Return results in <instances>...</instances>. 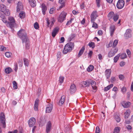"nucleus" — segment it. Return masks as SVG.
Instances as JSON below:
<instances>
[{"instance_id":"nucleus-54","label":"nucleus","mask_w":133,"mask_h":133,"mask_svg":"<svg viewBox=\"0 0 133 133\" xmlns=\"http://www.w3.org/2000/svg\"><path fill=\"white\" fill-rule=\"evenodd\" d=\"M118 89L116 87H114L112 89V91L115 92V94H117V92Z\"/></svg>"},{"instance_id":"nucleus-16","label":"nucleus","mask_w":133,"mask_h":133,"mask_svg":"<svg viewBox=\"0 0 133 133\" xmlns=\"http://www.w3.org/2000/svg\"><path fill=\"white\" fill-rule=\"evenodd\" d=\"M116 29L115 26L114 25H112L110 28V31L111 36L113 35L114 31Z\"/></svg>"},{"instance_id":"nucleus-61","label":"nucleus","mask_w":133,"mask_h":133,"mask_svg":"<svg viewBox=\"0 0 133 133\" xmlns=\"http://www.w3.org/2000/svg\"><path fill=\"white\" fill-rule=\"evenodd\" d=\"M46 21L47 22V26L48 27H49V26L50 23L49 19L48 18H46Z\"/></svg>"},{"instance_id":"nucleus-64","label":"nucleus","mask_w":133,"mask_h":133,"mask_svg":"<svg viewBox=\"0 0 133 133\" xmlns=\"http://www.w3.org/2000/svg\"><path fill=\"white\" fill-rule=\"evenodd\" d=\"M18 131L17 130H15L13 131H9L8 133H17Z\"/></svg>"},{"instance_id":"nucleus-59","label":"nucleus","mask_w":133,"mask_h":133,"mask_svg":"<svg viewBox=\"0 0 133 133\" xmlns=\"http://www.w3.org/2000/svg\"><path fill=\"white\" fill-rule=\"evenodd\" d=\"M93 23V24L92 26V27L93 28H97V25L95 22H94V21H93V22H92Z\"/></svg>"},{"instance_id":"nucleus-4","label":"nucleus","mask_w":133,"mask_h":133,"mask_svg":"<svg viewBox=\"0 0 133 133\" xmlns=\"http://www.w3.org/2000/svg\"><path fill=\"white\" fill-rule=\"evenodd\" d=\"M0 124L2 125L4 128L6 127L5 118L3 113L1 114L0 115Z\"/></svg>"},{"instance_id":"nucleus-56","label":"nucleus","mask_w":133,"mask_h":133,"mask_svg":"<svg viewBox=\"0 0 133 133\" xmlns=\"http://www.w3.org/2000/svg\"><path fill=\"white\" fill-rule=\"evenodd\" d=\"M100 132V130L99 127L97 126L96 127L95 132L96 133H99Z\"/></svg>"},{"instance_id":"nucleus-5","label":"nucleus","mask_w":133,"mask_h":133,"mask_svg":"<svg viewBox=\"0 0 133 133\" xmlns=\"http://www.w3.org/2000/svg\"><path fill=\"white\" fill-rule=\"evenodd\" d=\"M66 15V12H62L57 18L58 21L60 23L63 22L65 19Z\"/></svg>"},{"instance_id":"nucleus-17","label":"nucleus","mask_w":133,"mask_h":133,"mask_svg":"<svg viewBox=\"0 0 133 133\" xmlns=\"http://www.w3.org/2000/svg\"><path fill=\"white\" fill-rule=\"evenodd\" d=\"M76 88L75 85L72 84L70 86V92L71 94L74 93L76 90Z\"/></svg>"},{"instance_id":"nucleus-19","label":"nucleus","mask_w":133,"mask_h":133,"mask_svg":"<svg viewBox=\"0 0 133 133\" xmlns=\"http://www.w3.org/2000/svg\"><path fill=\"white\" fill-rule=\"evenodd\" d=\"M41 8L43 14L44 15H45L47 9L46 6L45 4L43 3L42 5Z\"/></svg>"},{"instance_id":"nucleus-31","label":"nucleus","mask_w":133,"mask_h":133,"mask_svg":"<svg viewBox=\"0 0 133 133\" xmlns=\"http://www.w3.org/2000/svg\"><path fill=\"white\" fill-rule=\"evenodd\" d=\"M12 71V70L10 68H7L5 69V72L7 74L10 73Z\"/></svg>"},{"instance_id":"nucleus-15","label":"nucleus","mask_w":133,"mask_h":133,"mask_svg":"<svg viewBox=\"0 0 133 133\" xmlns=\"http://www.w3.org/2000/svg\"><path fill=\"white\" fill-rule=\"evenodd\" d=\"M51 124L50 121H49L47 123L46 127V131L47 133L49 132L51 129Z\"/></svg>"},{"instance_id":"nucleus-1","label":"nucleus","mask_w":133,"mask_h":133,"mask_svg":"<svg viewBox=\"0 0 133 133\" xmlns=\"http://www.w3.org/2000/svg\"><path fill=\"white\" fill-rule=\"evenodd\" d=\"M17 34L18 37L22 40L23 43L27 41L28 40L27 34L24 29H21L18 32Z\"/></svg>"},{"instance_id":"nucleus-45","label":"nucleus","mask_w":133,"mask_h":133,"mask_svg":"<svg viewBox=\"0 0 133 133\" xmlns=\"http://www.w3.org/2000/svg\"><path fill=\"white\" fill-rule=\"evenodd\" d=\"M61 56V53L60 52H58L57 54V61H59L60 59Z\"/></svg>"},{"instance_id":"nucleus-33","label":"nucleus","mask_w":133,"mask_h":133,"mask_svg":"<svg viewBox=\"0 0 133 133\" xmlns=\"http://www.w3.org/2000/svg\"><path fill=\"white\" fill-rule=\"evenodd\" d=\"M94 69V66L92 65H90L87 68V71L88 72H90L92 71Z\"/></svg>"},{"instance_id":"nucleus-8","label":"nucleus","mask_w":133,"mask_h":133,"mask_svg":"<svg viewBox=\"0 0 133 133\" xmlns=\"http://www.w3.org/2000/svg\"><path fill=\"white\" fill-rule=\"evenodd\" d=\"M36 120L34 117L30 118L28 121V124L30 127H32L35 124Z\"/></svg>"},{"instance_id":"nucleus-26","label":"nucleus","mask_w":133,"mask_h":133,"mask_svg":"<svg viewBox=\"0 0 133 133\" xmlns=\"http://www.w3.org/2000/svg\"><path fill=\"white\" fill-rule=\"evenodd\" d=\"M23 61L25 66H28L30 62L29 60L28 59L24 58Z\"/></svg>"},{"instance_id":"nucleus-44","label":"nucleus","mask_w":133,"mask_h":133,"mask_svg":"<svg viewBox=\"0 0 133 133\" xmlns=\"http://www.w3.org/2000/svg\"><path fill=\"white\" fill-rule=\"evenodd\" d=\"M8 19L9 21V22H15L14 18L12 17H9Z\"/></svg>"},{"instance_id":"nucleus-38","label":"nucleus","mask_w":133,"mask_h":133,"mask_svg":"<svg viewBox=\"0 0 133 133\" xmlns=\"http://www.w3.org/2000/svg\"><path fill=\"white\" fill-rule=\"evenodd\" d=\"M13 87L14 89H16L17 88V83L15 81H14L12 82Z\"/></svg>"},{"instance_id":"nucleus-21","label":"nucleus","mask_w":133,"mask_h":133,"mask_svg":"<svg viewBox=\"0 0 133 133\" xmlns=\"http://www.w3.org/2000/svg\"><path fill=\"white\" fill-rule=\"evenodd\" d=\"M91 84L93 89L96 90V91L97 88L96 86V82L94 81H92L91 82Z\"/></svg>"},{"instance_id":"nucleus-47","label":"nucleus","mask_w":133,"mask_h":133,"mask_svg":"<svg viewBox=\"0 0 133 133\" xmlns=\"http://www.w3.org/2000/svg\"><path fill=\"white\" fill-rule=\"evenodd\" d=\"M126 52L128 55V57L130 58L131 57V52L128 49H127L126 51Z\"/></svg>"},{"instance_id":"nucleus-9","label":"nucleus","mask_w":133,"mask_h":133,"mask_svg":"<svg viewBox=\"0 0 133 133\" xmlns=\"http://www.w3.org/2000/svg\"><path fill=\"white\" fill-rule=\"evenodd\" d=\"M23 8V6L22 3L20 1L19 2L17 6V11L18 12H19L20 11L22 10Z\"/></svg>"},{"instance_id":"nucleus-50","label":"nucleus","mask_w":133,"mask_h":133,"mask_svg":"<svg viewBox=\"0 0 133 133\" xmlns=\"http://www.w3.org/2000/svg\"><path fill=\"white\" fill-rule=\"evenodd\" d=\"M73 19L74 18H71L70 20L68 21L67 23L66 24V25L67 26H68L70 25L72 23V21H73Z\"/></svg>"},{"instance_id":"nucleus-32","label":"nucleus","mask_w":133,"mask_h":133,"mask_svg":"<svg viewBox=\"0 0 133 133\" xmlns=\"http://www.w3.org/2000/svg\"><path fill=\"white\" fill-rule=\"evenodd\" d=\"M0 17L1 18L2 20L3 23L6 24L8 22H7L5 17L4 15H2L0 16Z\"/></svg>"},{"instance_id":"nucleus-53","label":"nucleus","mask_w":133,"mask_h":133,"mask_svg":"<svg viewBox=\"0 0 133 133\" xmlns=\"http://www.w3.org/2000/svg\"><path fill=\"white\" fill-rule=\"evenodd\" d=\"M0 49L1 51H3L6 50V48L4 46L0 45Z\"/></svg>"},{"instance_id":"nucleus-39","label":"nucleus","mask_w":133,"mask_h":133,"mask_svg":"<svg viewBox=\"0 0 133 133\" xmlns=\"http://www.w3.org/2000/svg\"><path fill=\"white\" fill-rule=\"evenodd\" d=\"M51 23L50 27V29H51V28L53 26L54 22H55V20L54 17L51 18Z\"/></svg>"},{"instance_id":"nucleus-29","label":"nucleus","mask_w":133,"mask_h":133,"mask_svg":"<svg viewBox=\"0 0 133 133\" xmlns=\"http://www.w3.org/2000/svg\"><path fill=\"white\" fill-rule=\"evenodd\" d=\"M113 86V84H111L107 87H105L104 88V91H107L109 90Z\"/></svg>"},{"instance_id":"nucleus-10","label":"nucleus","mask_w":133,"mask_h":133,"mask_svg":"<svg viewBox=\"0 0 133 133\" xmlns=\"http://www.w3.org/2000/svg\"><path fill=\"white\" fill-rule=\"evenodd\" d=\"M59 28L58 27H56L54 28L52 31V37L54 38L57 34L58 32Z\"/></svg>"},{"instance_id":"nucleus-43","label":"nucleus","mask_w":133,"mask_h":133,"mask_svg":"<svg viewBox=\"0 0 133 133\" xmlns=\"http://www.w3.org/2000/svg\"><path fill=\"white\" fill-rule=\"evenodd\" d=\"M120 56V58L121 59L125 58L127 57V56L125 53L122 54Z\"/></svg>"},{"instance_id":"nucleus-58","label":"nucleus","mask_w":133,"mask_h":133,"mask_svg":"<svg viewBox=\"0 0 133 133\" xmlns=\"http://www.w3.org/2000/svg\"><path fill=\"white\" fill-rule=\"evenodd\" d=\"M116 80L115 77L114 76H112L111 78V81L112 83H113Z\"/></svg>"},{"instance_id":"nucleus-49","label":"nucleus","mask_w":133,"mask_h":133,"mask_svg":"<svg viewBox=\"0 0 133 133\" xmlns=\"http://www.w3.org/2000/svg\"><path fill=\"white\" fill-rule=\"evenodd\" d=\"M5 56L7 57H9L11 56L12 53L10 52H6L5 53Z\"/></svg>"},{"instance_id":"nucleus-24","label":"nucleus","mask_w":133,"mask_h":133,"mask_svg":"<svg viewBox=\"0 0 133 133\" xmlns=\"http://www.w3.org/2000/svg\"><path fill=\"white\" fill-rule=\"evenodd\" d=\"M115 15V14L113 11H111L109 12L108 15V17L109 19H112L114 16Z\"/></svg>"},{"instance_id":"nucleus-35","label":"nucleus","mask_w":133,"mask_h":133,"mask_svg":"<svg viewBox=\"0 0 133 133\" xmlns=\"http://www.w3.org/2000/svg\"><path fill=\"white\" fill-rule=\"evenodd\" d=\"M120 56V55L119 54L117 55L114 58V62L116 63L119 59V57Z\"/></svg>"},{"instance_id":"nucleus-41","label":"nucleus","mask_w":133,"mask_h":133,"mask_svg":"<svg viewBox=\"0 0 133 133\" xmlns=\"http://www.w3.org/2000/svg\"><path fill=\"white\" fill-rule=\"evenodd\" d=\"M64 79V77L62 76H60L59 77V80H58L59 81V83L61 84L63 82Z\"/></svg>"},{"instance_id":"nucleus-63","label":"nucleus","mask_w":133,"mask_h":133,"mask_svg":"<svg viewBox=\"0 0 133 133\" xmlns=\"http://www.w3.org/2000/svg\"><path fill=\"white\" fill-rule=\"evenodd\" d=\"M125 64V63L124 62H120L119 65L120 66L122 67L124 66Z\"/></svg>"},{"instance_id":"nucleus-27","label":"nucleus","mask_w":133,"mask_h":133,"mask_svg":"<svg viewBox=\"0 0 133 133\" xmlns=\"http://www.w3.org/2000/svg\"><path fill=\"white\" fill-rule=\"evenodd\" d=\"M38 101L36 99L35 102L34 107V109L35 110L37 111L38 110Z\"/></svg>"},{"instance_id":"nucleus-30","label":"nucleus","mask_w":133,"mask_h":133,"mask_svg":"<svg viewBox=\"0 0 133 133\" xmlns=\"http://www.w3.org/2000/svg\"><path fill=\"white\" fill-rule=\"evenodd\" d=\"M121 128L119 127H116L115 128L113 133H119Z\"/></svg>"},{"instance_id":"nucleus-12","label":"nucleus","mask_w":133,"mask_h":133,"mask_svg":"<svg viewBox=\"0 0 133 133\" xmlns=\"http://www.w3.org/2000/svg\"><path fill=\"white\" fill-rule=\"evenodd\" d=\"M52 105L51 104H49L47 105L46 108V112H50L52 108Z\"/></svg>"},{"instance_id":"nucleus-20","label":"nucleus","mask_w":133,"mask_h":133,"mask_svg":"<svg viewBox=\"0 0 133 133\" xmlns=\"http://www.w3.org/2000/svg\"><path fill=\"white\" fill-rule=\"evenodd\" d=\"M111 72V70L110 69H106L105 71V75L107 78H109Z\"/></svg>"},{"instance_id":"nucleus-18","label":"nucleus","mask_w":133,"mask_h":133,"mask_svg":"<svg viewBox=\"0 0 133 133\" xmlns=\"http://www.w3.org/2000/svg\"><path fill=\"white\" fill-rule=\"evenodd\" d=\"M131 103L129 102L123 101L122 103V106L125 108H127L129 107L131 105Z\"/></svg>"},{"instance_id":"nucleus-2","label":"nucleus","mask_w":133,"mask_h":133,"mask_svg":"<svg viewBox=\"0 0 133 133\" xmlns=\"http://www.w3.org/2000/svg\"><path fill=\"white\" fill-rule=\"evenodd\" d=\"M74 44L73 43L70 42L68 43L64 47L63 53L65 54L71 51L74 47Z\"/></svg>"},{"instance_id":"nucleus-60","label":"nucleus","mask_w":133,"mask_h":133,"mask_svg":"<svg viewBox=\"0 0 133 133\" xmlns=\"http://www.w3.org/2000/svg\"><path fill=\"white\" fill-rule=\"evenodd\" d=\"M96 2L97 5V6L98 7H99L100 6V0H96Z\"/></svg>"},{"instance_id":"nucleus-36","label":"nucleus","mask_w":133,"mask_h":133,"mask_svg":"<svg viewBox=\"0 0 133 133\" xmlns=\"http://www.w3.org/2000/svg\"><path fill=\"white\" fill-rule=\"evenodd\" d=\"M114 117L117 122H119L121 120V119L119 117L118 115L116 114L115 115Z\"/></svg>"},{"instance_id":"nucleus-42","label":"nucleus","mask_w":133,"mask_h":133,"mask_svg":"<svg viewBox=\"0 0 133 133\" xmlns=\"http://www.w3.org/2000/svg\"><path fill=\"white\" fill-rule=\"evenodd\" d=\"M88 45L90 47H91L92 48H94L95 47V43L92 42L89 43Z\"/></svg>"},{"instance_id":"nucleus-7","label":"nucleus","mask_w":133,"mask_h":133,"mask_svg":"<svg viewBox=\"0 0 133 133\" xmlns=\"http://www.w3.org/2000/svg\"><path fill=\"white\" fill-rule=\"evenodd\" d=\"M98 17L97 12L96 11L92 12L91 16V22H93Z\"/></svg>"},{"instance_id":"nucleus-62","label":"nucleus","mask_w":133,"mask_h":133,"mask_svg":"<svg viewBox=\"0 0 133 133\" xmlns=\"http://www.w3.org/2000/svg\"><path fill=\"white\" fill-rule=\"evenodd\" d=\"M93 52L91 51H90L88 53V57H90V58Z\"/></svg>"},{"instance_id":"nucleus-11","label":"nucleus","mask_w":133,"mask_h":133,"mask_svg":"<svg viewBox=\"0 0 133 133\" xmlns=\"http://www.w3.org/2000/svg\"><path fill=\"white\" fill-rule=\"evenodd\" d=\"M16 24L15 22H8L6 24L7 26L10 28L11 29L16 26Z\"/></svg>"},{"instance_id":"nucleus-52","label":"nucleus","mask_w":133,"mask_h":133,"mask_svg":"<svg viewBox=\"0 0 133 133\" xmlns=\"http://www.w3.org/2000/svg\"><path fill=\"white\" fill-rule=\"evenodd\" d=\"M118 43V41L117 40H115L113 43V47H115L116 46Z\"/></svg>"},{"instance_id":"nucleus-25","label":"nucleus","mask_w":133,"mask_h":133,"mask_svg":"<svg viewBox=\"0 0 133 133\" xmlns=\"http://www.w3.org/2000/svg\"><path fill=\"white\" fill-rule=\"evenodd\" d=\"M131 112L130 110V109L127 110L124 113V118H127L129 116Z\"/></svg>"},{"instance_id":"nucleus-13","label":"nucleus","mask_w":133,"mask_h":133,"mask_svg":"<svg viewBox=\"0 0 133 133\" xmlns=\"http://www.w3.org/2000/svg\"><path fill=\"white\" fill-rule=\"evenodd\" d=\"M131 30L130 29L127 30L124 34V36L127 38L130 37L131 36Z\"/></svg>"},{"instance_id":"nucleus-6","label":"nucleus","mask_w":133,"mask_h":133,"mask_svg":"<svg viewBox=\"0 0 133 133\" xmlns=\"http://www.w3.org/2000/svg\"><path fill=\"white\" fill-rule=\"evenodd\" d=\"M124 4V0H119L116 5L117 7L119 9H121L123 7Z\"/></svg>"},{"instance_id":"nucleus-55","label":"nucleus","mask_w":133,"mask_h":133,"mask_svg":"<svg viewBox=\"0 0 133 133\" xmlns=\"http://www.w3.org/2000/svg\"><path fill=\"white\" fill-rule=\"evenodd\" d=\"M121 91L123 94L125 93L126 91V89L125 87H123Z\"/></svg>"},{"instance_id":"nucleus-57","label":"nucleus","mask_w":133,"mask_h":133,"mask_svg":"<svg viewBox=\"0 0 133 133\" xmlns=\"http://www.w3.org/2000/svg\"><path fill=\"white\" fill-rule=\"evenodd\" d=\"M119 78L120 80H123L124 78V77L122 75H119Z\"/></svg>"},{"instance_id":"nucleus-14","label":"nucleus","mask_w":133,"mask_h":133,"mask_svg":"<svg viewBox=\"0 0 133 133\" xmlns=\"http://www.w3.org/2000/svg\"><path fill=\"white\" fill-rule=\"evenodd\" d=\"M90 84L91 80L87 81H83L82 82V84L84 87H89Z\"/></svg>"},{"instance_id":"nucleus-3","label":"nucleus","mask_w":133,"mask_h":133,"mask_svg":"<svg viewBox=\"0 0 133 133\" xmlns=\"http://www.w3.org/2000/svg\"><path fill=\"white\" fill-rule=\"evenodd\" d=\"M0 10L7 16H9L10 15L9 10L6 9V6L3 4H2L0 5Z\"/></svg>"},{"instance_id":"nucleus-34","label":"nucleus","mask_w":133,"mask_h":133,"mask_svg":"<svg viewBox=\"0 0 133 133\" xmlns=\"http://www.w3.org/2000/svg\"><path fill=\"white\" fill-rule=\"evenodd\" d=\"M113 18L114 21L115 22H116L119 18V15L117 13H115Z\"/></svg>"},{"instance_id":"nucleus-40","label":"nucleus","mask_w":133,"mask_h":133,"mask_svg":"<svg viewBox=\"0 0 133 133\" xmlns=\"http://www.w3.org/2000/svg\"><path fill=\"white\" fill-rule=\"evenodd\" d=\"M115 55V54L113 51H111L109 53L108 56L109 57H111L114 56Z\"/></svg>"},{"instance_id":"nucleus-22","label":"nucleus","mask_w":133,"mask_h":133,"mask_svg":"<svg viewBox=\"0 0 133 133\" xmlns=\"http://www.w3.org/2000/svg\"><path fill=\"white\" fill-rule=\"evenodd\" d=\"M85 49V46H83L81 48L78 55L77 56L79 57L83 53L84 50Z\"/></svg>"},{"instance_id":"nucleus-28","label":"nucleus","mask_w":133,"mask_h":133,"mask_svg":"<svg viewBox=\"0 0 133 133\" xmlns=\"http://www.w3.org/2000/svg\"><path fill=\"white\" fill-rule=\"evenodd\" d=\"M31 6L34 7L36 6V3L34 0H28Z\"/></svg>"},{"instance_id":"nucleus-46","label":"nucleus","mask_w":133,"mask_h":133,"mask_svg":"<svg viewBox=\"0 0 133 133\" xmlns=\"http://www.w3.org/2000/svg\"><path fill=\"white\" fill-rule=\"evenodd\" d=\"M55 8H52L50 9L49 11V12L50 14H53L54 12H55Z\"/></svg>"},{"instance_id":"nucleus-51","label":"nucleus","mask_w":133,"mask_h":133,"mask_svg":"<svg viewBox=\"0 0 133 133\" xmlns=\"http://www.w3.org/2000/svg\"><path fill=\"white\" fill-rule=\"evenodd\" d=\"M26 43V47L27 49H28L29 46V39L28 38V40L26 42H24L23 43Z\"/></svg>"},{"instance_id":"nucleus-37","label":"nucleus","mask_w":133,"mask_h":133,"mask_svg":"<svg viewBox=\"0 0 133 133\" xmlns=\"http://www.w3.org/2000/svg\"><path fill=\"white\" fill-rule=\"evenodd\" d=\"M19 17L21 18H23L25 16V14L23 11L21 12L19 14Z\"/></svg>"},{"instance_id":"nucleus-23","label":"nucleus","mask_w":133,"mask_h":133,"mask_svg":"<svg viewBox=\"0 0 133 133\" xmlns=\"http://www.w3.org/2000/svg\"><path fill=\"white\" fill-rule=\"evenodd\" d=\"M65 98V96L64 95H63L62 96L59 102V105H62L64 103Z\"/></svg>"},{"instance_id":"nucleus-48","label":"nucleus","mask_w":133,"mask_h":133,"mask_svg":"<svg viewBox=\"0 0 133 133\" xmlns=\"http://www.w3.org/2000/svg\"><path fill=\"white\" fill-rule=\"evenodd\" d=\"M34 28L36 29H37L39 28L38 24L37 22L35 23L34 24Z\"/></svg>"}]
</instances>
